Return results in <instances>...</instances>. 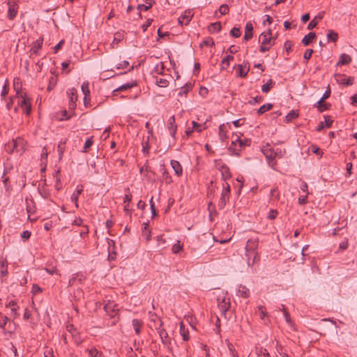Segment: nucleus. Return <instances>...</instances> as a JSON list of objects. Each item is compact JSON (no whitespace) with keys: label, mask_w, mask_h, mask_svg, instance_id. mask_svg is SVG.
Instances as JSON below:
<instances>
[{"label":"nucleus","mask_w":357,"mask_h":357,"mask_svg":"<svg viewBox=\"0 0 357 357\" xmlns=\"http://www.w3.org/2000/svg\"><path fill=\"white\" fill-rule=\"evenodd\" d=\"M258 245V238H251L247 241L245 249L247 263L249 266H253L259 259V253L257 252Z\"/></svg>","instance_id":"1"},{"label":"nucleus","mask_w":357,"mask_h":357,"mask_svg":"<svg viewBox=\"0 0 357 357\" xmlns=\"http://www.w3.org/2000/svg\"><path fill=\"white\" fill-rule=\"evenodd\" d=\"M15 99H17V105L22 109L23 112L26 115L30 114L31 103V100L26 96V93H21L20 96H15Z\"/></svg>","instance_id":"2"},{"label":"nucleus","mask_w":357,"mask_h":357,"mask_svg":"<svg viewBox=\"0 0 357 357\" xmlns=\"http://www.w3.org/2000/svg\"><path fill=\"white\" fill-rule=\"evenodd\" d=\"M259 40H261V45L260 47V51L265 52L271 48L273 45L272 43L271 32L269 31L267 33H262L260 35Z\"/></svg>","instance_id":"3"},{"label":"nucleus","mask_w":357,"mask_h":357,"mask_svg":"<svg viewBox=\"0 0 357 357\" xmlns=\"http://www.w3.org/2000/svg\"><path fill=\"white\" fill-rule=\"evenodd\" d=\"M222 192L221 194V197L219 200L218 206L220 208H222L226 205L227 202L229 199L230 195V185L227 182H225L222 184Z\"/></svg>","instance_id":"4"},{"label":"nucleus","mask_w":357,"mask_h":357,"mask_svg":"<svg viewBox=\"0 0 357 357\" xmlns=\"http://www.w3.org/2000/svg\"><path fill=\"white\" fill-rule=\"evenodd\" d=\"M218 306L222 316H226V313L230 307V299L226 296L218 298Z\"/></svg>","instance_id":"5"},{"label":"nucleus","mask_w":357,"mask_h":357,"mask_svg":"<svg viewBox=\"0 0 357 357\" xmlns=\"http://www.w3.org/2000/svg\"><path fill=\"white\" fill-rule=\"evenodd\" d=\"M335 79L340 84L345 86H351L354 82V77H347L344 74L337 73L335 75Z\"/></svg>","instance_id":"6"},{"label":"nucleus","mask_w":357,"mask_h":357,"mask_svg":"<svg viewBox=\"0 0 357 357\" xmlns=\"http://www.w3.org/2000/svg\"><path fill=\"white\" fill-rule=\"evenodd\" d=\"M67 96L69 100V109L73 110L76 107V101L77 100V90L75 88H70L67 91Z\"/></svg>","instance_id":"7"},{"label":"nucleus","mask_w":357,"mask_h":357,"mask_svg":"<svg viewBox=\"0 0 357 357\" xmlns=\"http://www.w3.org/2000/svg\"><path fill=\"white\" fill-rule=\"evenodd\" d=\"M114 301H109L104 306V310L106 313L112 318H115L118 314V309Z\"/></svg>","instance_id":"8"},{"label":"nucleus","mask_w":357,"mask_h":357,"mask_svg":"<svg viewBox=\"0 0 357 357\" xmlns=\"http://www.w3.org/2000/svg\"><path fill=\"white\" fill-rule=\"evenodd\" d=\"M162 322L160 321V326L157 328L158 333H159L160 340L162 344L167 345L170 343V340L166 330L162 328Z\"/></svg>","instance_id":"9"},{"label":"nucleus","mask_w":357,"mask_h":357,"mask_svg":"<svg viewBox=\"0 0 357 357\" xmlns=\"http://www.w3.org/2000/svg\"><path fill=\"white\" fill-rule=\"evenodd\" d=\"M218 169L221 172V176L223 181H226L231 178V172L229 167L225 164H220Z\"/></svg>","instance_id":"10"},{"label":"nucleus","mask_w":357,"mask_h":357,"mask_svg":"<svg viewBox=\"0 0 357 357\" xmlns=\"http://www.w3.org/2000/svg\"><path fill=\"white\" fill-rule=\"evenodd\" d=\"M167 128L169 130V134L172 137H175V135L177 130V126L175 123V117L174 116H172L168 119L167 123Z\"/></svg>","instance_id":"11"},{"label":"nucleus","mask_w":357,"mask_h":357,"mask_svg":"<svg viewBox=\"0 0 357 357\" xmlns=\"http://www.w3.org/2000/svg\"><path fill=\"white\" fill-rule=\"evenodd\" d=\"M193 15L191 11L185 10L184 13L178 17V23L181 25H187L191 20Z\"/></svg>","instance_id":"12"},{"label":"nucleus","mask_w":357,"mask_h":357,"mask_svg":"<svg viewBox=\"0 0 357 357\" xmlns=\"http://www.w3.org/2000/svg\"><path fill=\"white\" fill-rule=\"evenodd\" d=\"M8 17L9 20H13L17 13V6L15 3L8 2Z\"/></svg>","instance_id":"13"},{"label":"nucleus","mask_w":357,"mask_h":357,"mask_svg":"<svg viewBox=\"0 0 357 357\" xmlns=\"http://www.w3.org/2000/svg\"><path fill=\"white\" fill-rule=\"evenodd\" d=\"M170 165L174 170L175 174L178 176H181L183 174V168L180 162L177 160H172Z\"/></svg>","instance_id":"14"},{"label":"nucleus","mask_w":357,"mask_h":357,"mask_svg":"<svg viewBox=\"0 0 357 357\" xmlns=\"http://www.w3.org/2000/svg\"><path fill=\"white\" fill-rule=\"evenodd\" d=\"M231 155L239 156L241 151V148H239L236 140L232 141L230 146L228 149Z\"/></svg>","instance_id":"15"},{"label":"nucleus","mask_w":357,"mask_h":357,"mask_svg":"<svg viewBox=\"0 0 357 357\" xmlns=\"http://www.w3.org/2000/svg\"><path fill=\"white\" fill-rule=\"evenodd\" d=\"M250 70V66L248 63H246L244 66L240 64L238 65L237 75L241 77H245Z\"/></svg>","instance_id":"16"},{"label":"nucleus","mask_w":357,"mask_h":357,"mask_svg":"<svg viewBox=\"0 0 357 357\" xmlns=\"http://www.w3.org/2000/svg\"><path fill=\"white\" fill-rule=\"evenodd\" d=\"M253 26L250 22H248L245 24V34L243 39L246 41L249 40L252 37Z\"/></svg>","instance_id":"17"},{"label":"nucleus","mask_w":357,"mask_h":357,"mask_svg":"<svg viewBox=\"0 0 357 357\" xmlns=\"http://www.w3.org/2000/svg\"><path fill=\"white\" fill-rule=\"evenodd\" d=\"M351 61L352 59L350 55L347 54H342L337 63V66L348 65L351 62Z\"/></svg>","instance_id":"18"},{"label":"nucleus","mask_w":357,"mask_h":357,"mask_svg":"<svg viewBox=\"0 0 357 357\" xmlns=\"http://www.w3.org/2000/svg\"><path fill=\"white\" fill-rule=\"evenodd\" d=\"M236 295L239 297L247 298L250 296V290L243 285H240L238 288Z\"/></svg>","instance_id":"19"},{"label":"nucleus","mask_w":357,"mask_h":357,"mask_svg":"<svg viewBox=\"0 0 357 357\" xmlns=\"http://www.w3.org/2000/svg\"><path fill=\"white\" fill-rule=\"evenodd\" d=\"M43 45V40H37L36 42L33 43V45L31 48V54H35L37 55L38 53V51L41 49Z\"/></svg>","instance_id":"20"},{"label":"nucleus","mask_w":357,"mask_h":357,"mask_svg":"<svg viewBox=\"0 0 357 357\" xmlns=\"http://www.w3.org/2000/svg\"><path fill=\"white\" fill-rule=\"evenodd\" d=\"M268 165L273 169H276L277 162L275 160L276 157L274 155V152L268 154L265 156Z\"/></svg>","instance_id":"21"},{"label":"nucleus","mask_w":357,"mask_h":357,"mask_svg":"<svg viewBox=\"0 0 357 357\" xmlns=\"http://www.w3.org/2000/svg\"><path fill=\"white\" fill-rule=\"evenodd\" d=\"M82 190V186H81V188L77 186L76 190L73 193L71 196V201L75 203L76 208L79 207L78 198Z\"/></svg>","instance_id":"22"},{"label":"nucleus","mask_w":357,"mask_h":357,"mask_svg":"<svg viewBox=\"0 0 357 357\" xmlns=\"http://www.w3.org/2000/svg\"><path fill=\"white\" fill-rule=\"evenodd\" d=\"M221 29L222 25L220 22L211 23L208 27V31L211 33H218L221 30Z\"/></svg>","instance_id":"23"},{"label":"nucleus","mask_w":357,"mask_h":357,"mask_svg":"<svg viewBox=\"0 0 357 357\" xmlns=\"http://www.w3.org/2000/svg\"><path fill=\"white\" fill-rule=\"evenodd\" d=\"M316 38V33L314 32H310L308 34L305 36L302 39V43L305 46H307L310 44L312 40Z\"/></svg>","instance_id":"24"},{"label":"nucleus","mask_w":357,"mask_h":357,"mask_svg":"<svg viewBox=\"0 0 357 357\" xmlns=\"http://www.w3.org/2000/svg\"><path fill=\"white\" fill-rule=\"evenodd\" d=\"M192 85L191 83H187L183 86L180 89L179 92L178 93V96L181 97L183 96H186L189 91L192 89Z\"/></svg>","instance_id":"25"},{"label":"nucleus","mask_w":357,"mask_h":357,"mask_svg":"<svg viewBox=\"0 0 357 357\" xmlns=\"http://www.w3.org/2000/svg\"><path fill=\"white\" fill-rule=\"evenodd\" d=\"M137 85V82L135 81H132V82L124 84L120 86L119 88L116 89L114 91H122L130 89Z\"/></svg>","instance_id":"26"},{"label":"nucleus","mask_w":357,"mask_h":357,"mask_svg":"<svg viewBox=\"0 0 357 357\" xmlns=\"http://www.w3.org/2000/svg\"><path fill=\"white\" fill-rule=\"evenodd\" d=\"M160 171H161V173H162V178L165 181V183H172V177L169 175V174L167 172V170L166 169V168L165 167V166H161Z\"/></svg>","instance_id":"27"},{"label":"nucleus","mask_w":357,"mask_h":357,"mask_svg":"<svg viewBox=\"0 0 357 357\" xmlns=\"http://www.w3.org/2000/svg\"><path fill=\"white\" fill-rule=\"evenodd\" d=\"M149 136H147L146 139L145 138L143 139L142 142V152L144 153V154H145L146 155L149 153V150H150V146L149 144Z\"/></svg>","instance_id":"28"},{"label":"nucleus","mask_w":357,"mask_h":357,"mask_svg":"<svg viewBox=\"0 0 357 357\" xmlns=\"http://www.w3.org/2000/svg\"><path fill=\"white\" fill-rule=\"evenodd\" d=\"M155 84L160 87H167L169 85V80L166 78L155 77Z\"/></svg>","instance_id":"29"},{"label":"nucleus","mask_w":357,"mask_h":357,"mask_svg":"<svg viewBox=\"0 0 357 357\" xmlns=\"http://www.w3.org/2000/svg\"><path fill=\"white\" fill-rule=\"evenodd\" d=\"M86 351L89 353L90 357H104L102 352L96 348L87 349Z\"/></svg>","instance_id":"30"},{"label":"nucleus","mask_w":357,"mask_h":357,"mask_svg":"<svg viewBox=\"0 0 357 357\" xmlns=\"http://www.w3.org/2000/svg\"><path fill=\"white\" fill-rule=\"evenodd\" d=\"M180 333L184 341H187L189 340L188 330L185 328L183 323H181L180 324Z\"/></svg>","instance_id":"31"},{"label":"nucleus","mask_w":357,"mask_h":357,"mask_svg":"<svg viewBox=\"0 0 357 357\" xmlns=\"http://www.w3.org/2000/svg\"><path fill=\"white\" fill-rule=\"evenodd\" d=\"M132 327L137 334H139L142 327V321L137 319H134L132 321Z\"/></svg>","instance_id":"32"},{"label":"nucleus","mask_w":357,"mask_h":357,"mask_svg":"<svg viewBox=\"0 0 357 357\" xmlns=\"http://www.w3.org/2000/svg\"><path fill=\"white\" fill-rule=\"evenodd\" d=\"M274 84L275 82L271 79H270L266 84L262 85L261 91L264 93H268L271 90V89L274 86Z\"/></svg>","instance_id":"33"},{"label":"nucleus","mask_w":357,"mask_h":357,"mask_svg":"<svg viewBox=\"0 0 357 357\" xmlns=\"http://www.w3.org/2000/svg\"><path fill=\"white\" fill-rule=\"evenodd\" d=\"M0 272L2 276H6L8 274L7 261L6 259L0 260Z\"/></svg>","instance_id":"34"},{"label":"nucleus","mask_w":357,"mask_h":357,"mask_svg":"<svg viewBox=\"0 0 357 357\" xmlns=\"http://www.w3.org/2000/svg\"><path fill=\"white\" fill-rule=\"evenodd\" d=\"M152 7V3L151 0H145V3L139 4L137 6V9L141 10L146 11Z\"/></svg>","instance_id":"35"},{"label":"nucleus","mask_w":357,"mask_h":357,"mask_svg":"<svg viewBox=\"0 0 357 357\" xmlns=\"http://www.w3.org/2000/svg\"><path fill=\"white\" fill-rule=\"evenodd\" d=\"M327 38L328 41L335 43L338 39V34L333 30H329L327 33Z\"/></svg>","instance_id":"36"},{"label":"nucleus","mask_w":357,"mask_h":357,"mask_svg":"<svg viewBox=\"0 0 357 357\" xmlns=\"http://www.w3.org/2000/svg\"><path fill=\"white\" fill-rule=\"evenodd\" d=\"M236 140L238 143V147L241 148V149L245 146H249L251 143L250 139H245L244 140H242L238 137H237V139Z\"/></svg>","instance_id":"37"},{"label":"nucleus","mask_w":357,"mask_h":357,"mask_svg":"<svg viewBox=\"0 0 357 357\" xmlns=\"http://www.w3.org/2000/svg\"><path fill=\"white\" fill-rule=\"evenodd\" d=\"M273 107V105L271 104V103H268V104H266V105H263L262 106H261L259 107V109L257 110V114L259 115H261V114H263L264 113H265L266 111H268L270 109H271Z\"/></svg>","instance_id":"38"},{"label":"nucleus","mask_w":357,"mask_h":357,"mask_svg":"<svg viewBox=\"0 0 357 357\" xmlns=\"http://www.w3.org/2000/svg\"><path fill=\"white\" fill-rule=\"evenodd\" d=\"M298 116V113L295 110H291L286 115V121L289 122L296 119Z\"/></svg>","instance_id":"39"},{"label":"nucleus","mask_w":357,"mask_h":357,"mask_svg":"<svg viewBox=\"0 0 357 357\" xmlns=\"http://www.w3.org/2000/svg\"><path fill=\"white\" fill-rule=\"evenodd\" d=\"M81 89L84 95V100H85L86 97L88 96H89V94H90L89 83L86 82H83V84H82Z\"/></svg>","instance_id":"40"},{"label":"nucleus","mask_w":357,"mask_h":357,"mask_svg":"<svg viewBox=\"0 0 357 357\" xmlns=\"http://www.w3.org/2000/svg\"><path fill=\"white\" fill-rule=\"evenodd\" d=\"M317 107L318 110L320 112H323L326 110H328L330 107V105L327 103H324V101L323 102L319 103V100L317 102Z\"/></svg>","instance_id":"41"},{"label":"nucleus","mask_w":357,"mask_h":357,"mask_svg":"<svg viewBox=\"0 0 357 357\" xmlns=\"http://www.w3.org/2000/svg\"><path fill=\"white\" fill-rule=\"evenodd\" d=\"M65 144H66L65 142L60 141L59 142L58 146H57V150H58V152H59V159H61V158L63 156V154L64 153V151H65Z\"/></svg>","instance_id":"42"},{"label":"nucleus","mask_w":357,"mask_h":357,"mask_svg":"<svg viewBox=\"0 0 357 357\" xmlns=\"http://www.w3.org/2000/svg\"><path fill=\"white\" fill-rule=\"evenodd\" d=\"M273 149H274L271 148L270 144L267 143L265 146H264L261 148V152L265 156H266L268 154L273 153Z\"/></svg>","instance_id":"43"},{"label":"nucleus","mask_w":357,"mask_h":357,"mask_svg":"<svg viewBox=\"0 0 357 357\" xmlns=\"http://www.w3.org/2000/svg\"><path fill=\"white\" fill-rule=\"evenodd\" d=\"M234 59V56L231 55H227L225 59L222 61V68H226L229 66V61Z\"/></svg>","instance_id":"44"},{"label":"nucleus","mask_w":357,"mask_h":357,"mask_svg":"<svg viewBox=\"0 0 357 357\" xmlns=\"http://www.w3.org/2000/svg\"><path fill=\"white\" fill-rule=\"evenodd\" d=\"M274 155L276 158H282L286 153V150L284 149H273Z\"/></svg>","instance_id":"45"},{"label":"nucleus","mask_w":357,"mask_h":357,"mask_svg":"<svg viewBox=\"0 0 357 357\" xmlns=\"http://www.w3.org/2000/svg\"><path fill=\"white\" fill-rule=\"evenodd\" d=\"M93 143V137L88 138L84 143V146L83 147L82 152L86 153L88 149L91 146Z\"/></svg>","instance_id":"46"},{"label":"nucleus","mask_w":357,"mask_h":357,"mask_svg":"<svg viewBox=\"0 0 357 357\" xmlns=\"http://www.w3.org/2000/svg\"><path fill=\"white\" fill-rule=\"evenodd\" d=\"M227 347L232 357H238V353L236 351L234 346L231 343L228 342Z\"/></svg>","instance_id":"47"},{"label":"nucleus","mask_w":357,"mask_h":357,"mask_svg":"<svg viewBox=\"0 0 357 357\" xmlns=\"http://www.w3.org/2000/svg\"><path fill=\"white\" fill-rule=\"evenodd\" d=\"M229 11V7L227 4L224 3L222 4L219 8V12L221 13V15H226Z\"/></svg>","instance_id":"48"},{"label":"nucleus","mask_w":357,"mask_h":357,"mask_svg":"<svg viewBox=\"0 0 357 357\" xmlns=\"http://www.w3.org/2000/svg\"><path fill=\"white\" fill-rule=\"evenodd\" d=\"M310 149L312 153L317 154L319 157H322L323 151H321V149L317 145H312Z\"/></svg>","instance_id":"49"},{"label":"nucleus","mask_w":357,"mask_h":357,"mask_svg":"<svg viewBox=\"0 0 357 357\" xmlns=\"http://www.w3.org/2000/svg\"><path fill=\"white\" fill-rule=\"evenodd\" d=\"M144 228L142 233L144 236H146V239L149 240L151 231L149 229V224L148 223H144Z\"/></svg>","instance_id":"50"},{"label":"nucleus","mask_w":357,"mask_h":357,"mask_svg":"<svg viewBox=\"0 0 357 357\" xmlns=\"http://www.w3.org/2000/svg\"><path fill=\"white\" fill-rule=\"evenodd\" d=\"M230 34L234 38H238L241 36V31L239 28L234 27L230 31Z\"/></svg>","instance_id":"51"},{"label":"nucleus","mask_w":357,"mask_h":357,"mask_svg":"<svg viewBox=\"0 0 357 357\" xmlns=\"http://www.w3.org/2000/svg\"><path fill=\"white\" fill-rule=\"evenodd\" d=\"M9 319L0 313V328H3Z\"/></svg>","instance_id":"52"},{"label":"nucleus","mask_w":357,"mask_h":357,"mask_svg":"<svg viewBox=\"0 0 357 357\" xmlns=\"http://www.w3.org/2000/svg\"><path fill=\"white\" fill-rule=\"evenodd\" d=\"M182 249V245L178 242L177 243L174 244L172 248V250L174 254L178 253Z\"/></svg>","instance_id":"53"},{"label":"nucleus","mask_w":357,"mask_h":357,"mask_svg":"<svg viewBox=\"0 0 357 357\" xmlns=\"http://www.w3.org/2000/svg\"><path fill=\"white\" fill-rule=\"evenodd\" d=\"M270 196L271 197H273L275 199H279L280 198V193L277 188H273L270 192Z\"/></svg>","instance_id":"54"},{"label":"nucleus","mask_w":357,"mask_h":357,"mask_svg":"<svg viewBox=\"0 0 357 357\" xmlns=\"http://www.w3.org/2000/svg\"><path fill=\"white\" fill-rule=\"evenodd\" d=\"M192 130H195L199 132H201L204 128L202 124H199V123H197L196 121H192Z\"/></svg>","instance_id":"55"},{"label":"nucleus","mask_w":357,"mask_h":357,"mask_svg":"<svg viewBox=\"0 0 357 357\" xmlns=\"http://www.w3.org/2000/svg\"><path fill=\"white\" fill-rule=\"evenodd\" d=\"M278 214V212L277 210L271 209L269 211V213L268 215V218L270 220H274L276 218Z\"/></svg>","instance_id":"56"},{"label":"nucleus","mask_w":357,"mask_h":357,"mask_svg":"<svg viewBox=\"0 0 357 357\" xmlns=\"http://www.w3.org/2000/svg\"><path fill=\"white\" fill-rule=\"evenodd\" d=\"M331 96V89L329 87H328V89H326V91L324 92L323 96L321 97V98L319 100V103L321 104V102H323L324 101V100L327 99L328 98H329Z\"/></svg>","instance_id":"57"},{"label":"nucleus","mask_w":357,"mask_h":357,"mask_svg":"<svg viewBox=\"0 0 357 357\" xmlns=\"http://www.w3.org/2000/svg\"><path fill=\"white\" fill-rule=\"evenodd\" d=\"M282 312H283V314H284V316L285 320H286V321H287L288 324H290V323H291L290 314H289V312L286 310L285 307H284V305H282Z\"/></svg>","instance_id":"58"},{"label":"nucleus","mask_w":357,"mask_h":357,"mask_svg":"<svg viewBox=\"0 0 357 357\" xmlns=\"http://www.w3.org/2000/svg\"><path fill=\"white\" fill-rule=\"evenodd\" d=\"M258 310H259V316H260V318H261V319H264L265 318V317L267 315V313H266V310H265L264 307V306H262V305H259V306L258 307Z\"/></svg>","instance_id":"59"},{"label":"nucleus","mask_w":357,"mask_h":357,"mask_svg":"<svg viewBox=\"0 0 357 357\" xmlns=\"http://www.w3.org/2000/svg\"><path fill=\"white\" fill-rule=\"evenodd\" d=\"M318 24V21L316 20V18H314L307 25V29L311 30L315 28Z\"/></svg>","instance_id":"60"},{"label":"nucleus","mask_w":357,"mask_h":357,"mask_svg":"<svg viewBox=\"0 0 357 357\" xmlns=\"http://www.w3.org/2000/svg\"><path fill=\"white\" fill-rule=\"evenodd\" d=\"M153 199V197H151V199L149 200V203H150V207H151L152 215L155 216L157 215V211L155 208V205H154Z\"/></svg>","instance_id":"61"},{"label":"nucleus","mask_w":357,"mask_h":357,"mask_svg":"<svg viewBox=\"0 0 357 357\" xmlns=\"http://www.w3.org/2000/svg\"><path fill=\"white\" fill-rule=\"evenodd\" d=\"M312 53H313V50H312V49L306 50L304 53V55H303L304 59L309 60L311 58Z\"/></svg>","instance_id":"62"},{"label":"nucleus","mask_w":357,"mask_h":357,"mask_svg":"<svg viewBox=\"0 0 357 357\" xmlns=\"http://www.w3.org/2000/svg\"><path fill=\"white\" fill-rule=\"evenodd\" d=\"M129 63L127 61H123L121 63H119L116 65V68L117 69H123L128 66Z\"/></svg>","instance_id":"63"},{"label":"nucleus","mask_w":357,"mask_h":357,"mask_svg":"<svg viewBox=\"0 0 357 357\" xmlns=\"http://www.w3.org/2000/svg\"><path fill=\"white\" fill-rule=\"evenodd\" d=\"M292 46L293 43L289 40H287L284 44V47L288 53L291 50Z\"/></svg>","instance_id":"64"}]
</instances>
